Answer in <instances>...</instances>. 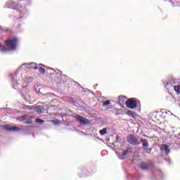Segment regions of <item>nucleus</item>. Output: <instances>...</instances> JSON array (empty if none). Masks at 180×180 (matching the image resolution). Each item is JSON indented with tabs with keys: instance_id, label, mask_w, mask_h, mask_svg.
Instances as JSON below:
<instances>
[{
	"instance_id": "obj_11",
	"label": "nucleus",
	"mask_w": 180,
	"mask_h": 180,
	"mask_svg": "<svg viewBox=\"0 0 180 180\" xmlns=\"http://www.w3.org/2000/svg\"><path fill=\"white\" fill-rule=\"evenodd\" d=\"M162 149L165 151L166 154H169V148H168V145L164 144L162 147Z\"/></svg>"
},
{
	"instance_id": "obj_8",
	"label": "nucleus",
	"mask_w": 180,
	"mask_h": 180,
	"mask_svg": "<svg viewBox=\"0 0 180 180\" xmlns=\"http://www.w3.org/2000/svg\"><path fill=\"white\" fill-rule=\"evenodd\" d=\"M76 119H77V120L80 122V123H83L84 124H86V123H89V120L88 119H86L81 115L76 116Z\"/></svg>"
},
{
	"instance_id": "obj_18",
	"label": "nucleus",
	"mask_w": 180,
	"mask_h": 180,
	"mask_svg": "<svg viewBox=\"0 0 180 180\" xmlns=\"http://www.w3.org/2000/svg\"><path fill=\"white\" fill-rule=\"evenodd\" d=\"M36 122H37V123H40V124L44 123V120L39 119V118L36 119Z\"/></svg>"
},
{
	"instance_id": "obj_4",
	"label": "nucleus",
	"mask_w": 180,
	"mask_h": 180,
	"mask_svg": "<svg viewBox=\"0 0 180 180\" xmlns=\"http://www.w3.org/2000/svg\"><path fill=\"white\" fill-rule=\"evenodd\" d=\"M125 105L128 109H136L137 108V100L136 98H129L125 102Z\"/></svg>"
},
{
	"instance_id": "obj_5",
	"label": "nucleus",
	"mask_w": 180,
	"mask_h": 180,
	"mask_svg": "<svg viewBox=\"0 0 180 180\" xmlns=\"http://www.w3.org/2000/svg\"><path fill=\"white\" fill-rule=\"evenodd\" d=\"M127 101V97L125 96H120L118 97V103L120 105L121 108H123L124 106V104L126 105V102Z\"/></svg>"
},
{
	"instance_id": "obj_2",
	"label": "nucleus",
	"mask_w": 180,
	"mask_h": 180,
	"mask_svg": "<svg viewBox=\"0 0 180 180\" xmlns=\"http://www.w3.org/2000/svg\"><path fill=\"white\" fill-rule=\"evenodd\" d=\"M4 43L6 44V47L9 49V50H16V48L18 47V43H19V38L14 37L13 38L6 39L4 41Z\"/></svg>"
},
{
	"instance_id": "obj_17",
	"label": "nucleus",
	"mask_w": 180,
	"mask_h": 180,
	"mask_svg": "<svg viewBox=\"0 0 180 180\" xmlns=\"http://www.w3.org/2000/svg\"><path fill=\"white\" fill-rule=\"evenodd\" d=\"M48 71H50L51 72L49 73L50 75H54L56 74V70L54 69H49Z\"/></svg>"
},
{
	"instance_id": "obj_22",
	"label": "nucleus",
	"mask_w": 180,
	"mask_h": 180,
	"mask_svg": "<svg viewBox=\"0 0 180 180\" xmlns=\"http://www.w3.org/2000/svg\"><path fill=\"white\" fill-rule=\"evenodd\" d=\"M39 65L41 67H44V65H43L42 64H39Z\"/></svg>"
},
{
	"instance_id": "obj_1",
	"label": "nucleus",
	"mask_w": 180,
	"mask_h": 180,
	"mask_svg": "<svg viewBox=\"0 0 180 180\" xmlns=\"http://www.w3.org/2000/svg\"><path fill=\"white\" fill-rule=\"evenodd\" d=\"M127 141L130 144L131 146H140V143H142V147L143 151H146L147 154H151L152 149L148 148V140L146 139H141V140H139V138H137L134 134H130L127 137Z\"/></svg>"
},
{
	"instance_id": "obj_23",
	"label": "nucleus",
	"mask_w": 180,
	"mask_h": 180,
	"mask_svg": "<svg viewBox=\"0 0 180 180\" xmlns=\"http://www.w3.org/2000/svg\"><path fill=\"white\" fill-rule=\"evenodd\" d=\"M0 47H1V49H4V46H3L2 45H0Z\"/></svg>"
},
{
	"instance_id": "obj_12",
	"label": "nucleus",
	"mask_w": 180,
	"mask_h": 180,
	"mask_svg": "<svg viewBox=\"0 0 180 180\" xmlns=\"http://www.w3.org/2000/svg\"><path fill=\"white\" fill-rule=\"evenodd\" d=\"M8 130L10 131H18V130H20V128L19 127H11Z\"/></svg>"
},
{
	"instance_id": "obj_14",
	"label": "nucleus",
	"mask_w": 180,
	"mask_h": 180,
	"mask_svg": "<svg viewBox=\"0 0 180 180\" xmlns=\"http://www.w3.org/2000/svg\"><path fill=\"white\" fill-rule=\"evenodd\" d=\"M38 70L41 74H46V70L44 68L40 67Z\"/></svg>"
},
{
	"instance_id": "obj_9",
	"label": "nucleus",
	"mask_w": 180,
	"mask_h": 180,
	"mask_svg": "<svg viewBox=\"0 0 180 180\" xmlns=\"http://www.w3.org/2000/svg\"><path fill=\"white\" fill-rule=\"evenodd\" d=\"M34 109L37 113H43L44 112V107L41 105H38Z\"/></svg>"
},
{
	"instance_id": "obj_19",
	"label": "nucleus",
	"mask_w": 180,
	"mask_h": 180,
	"mask_svg": "<svg viewBox=\"0 0 180 180\" xmlns=\"http://www.w3.org/2000/svg\"><path fill=\"white\" fill-rule=\"evenodd\" d=\"M37 68H39V67L36 65L33 67V70H37Z\"/></svg>"
},
{
	"instance_id": "obj_13",
	"label": "nucleus",
	"mask_w": 180,
	"mask_h": 180,
	"mask_svg": "<svg viewBox=\"0 0 180 180\" xmlns=\"http://www.w3.org/2000/svg\"><path fill=\"white\" fill-rule=\"evenodd\" d=\"M106 133H108V129H106V128H104V129L100 130L101 136H105V134H106Z\"/></svg>"
},
{
	"instance_id": "obj_20",
	"label": "nucleus",
	"mask_w": 180,
	"mask_h": 180,
	"mask_svg": "<svg viewBox=\"0 0 180 180\" xmlns=\"http://www.w3.org/2000/svg\"><path fill=\"white\" fill-rule=\"evenodd\" d=\"M177 139H178L179 140H180V134H179V135L177 136Z\"/></svg>"
},
{
	"instance_id": "obj_3",
	"label": "nucleus",
	"mask_w": 180,
	"mask_h": 180,
	"mask_svg": "<svg viewBox=\"0 0 180 180\" xmlns=\"http://www.w3.org/2000/svg\"><path fill=\"white\" fill-rule=\"evenodd\" d=\"M139 168L143 171H148V169H150V171H154L155 169V166H154L151 163L141 162L139 164Z\"/></svg>"
},
{
	"instance_id": "obj_7",
	"label": "nucleus",
	"mask_w": 180,
	"mask_h": 180,
	"mask_svg": "<svg viewBox=\"0 0 180 180\" xmlns=\"http://www.w3.org/2000/svg\"><path fill=\"white\" fill-rule=\"evenodd\" d=\"M121 151H122V154L120 155V158H121V160H124L126 155L131 153L130 148H127L125 150H121Z\"/></svg>"
},
{
	"instance_id": "obj_24",
	"label": "nucleus",
	"mask_w": 180,
	"mask_h": 180,
	"mask_svg": "<svg viewBox=\"0 0 180 180\" xmlns=\"http://www.w3.org/2000/svg\"><path fill=\"white\" fill-rule=\"evenodd\" d=\"M114 147H116V146L115 145V143H114Z\"/></svg>"
},
{
	"instance_id": "obj_15",
	"label": "nucleus",
	"mask_w": 180,
	"mask_h": 180,
	"mask_svg": "<svg viewBox=\"0 0 180 180\" xmlns=\"http://www.w3.org/2000/svg\"><path fill=\"white\" fill-rule=\"evenodd\" d=\"M174 91H175L177 94H180V86H174Z\"/></svg>"
},
{
	"instance_id": "obj_26",
	"label": "nucleus",
	"mask_w": 180,
	"mask_h": 180,
	"mask_svg": "<svg viewBox=\"0 0 180 180\" xmlns=\"http://www.w3.org/2000/svg\"><path fill=\"white\" fill-rule=\"evenodd\" d=\"M30 64H33V63H30Z\"/></svg>"
},
{
	"instance_id": "obj_21",
	"label": "nucleus",
	"mask_w": 180,
	"mask_h": 180,
	"mask_svg": "<svg viewBox=\"0 0 180 180\" xmlns=\"http://www.w3.org/2000/svg\"><path fill=\"white\" fill-rule=\"evenodd\" d=\"M143 137H146V139H148V136L147 135H143Z\"/></svg>"
},
{
	"instance_id": "obj_10",
	"label": "nucleus",
	"mask_w": 180,
	"mask_h": 180,
	"mask_svg": "<svg viewBox=\"0 0 180 180\" xmlns=\"http://www.w3.org/2000/svg\"><path fill=\"white\" fill-rule=\"evenodd\" d=\"M115 144H118L117 146H120L121 143H122V139H120V136H117L115 137Z\"/></svg>"
},
{
	"instance_id": "obj_6",
	"label": "nucleus",
	"mask_w": 180,
	"mask_h": 180,
	"mask_svg": "<svg viewBox=\"0 0 180 180\" xmlns=\"http://www.w3.org/2000/svg\"><path fill=\"white\" fill-rule=\"evenodd\" d=\"M20 119L21 120V122L24 121V124H32L33 123V121L32 120V117H31L30 119H27V115H23L20 117Z\"/></svg>"
},
{
	"instance_id": "obj_25",
	"label": "nucleus",
	"mask_w": 180,
	"mask_h": 180,
	"mask_svg": "<svg viewBox=\"0 0 180 180\" xmlns=\"http://www.w3.org/2000/svg\"><path fill=\"white\" fill-rule=\"evenodd\" d=\"M116 154H117V151H115Z\"/></svg>"
},
{
	"instance_id": "obj_16",
	"label": "nucleus",
	"mask_w": 180,
	"mask_h": 180,
	"mask_svg": "<svg viewBox=\"0 0 180 180\" xmlns=\"http://www.w3.org/2000/svg\"><path fill=\"white\" fill-rule=\"evenodd\" d=\"M109 105H110V101H106L103 102V106H109Z\"/></svg>"
}]
</instances>
